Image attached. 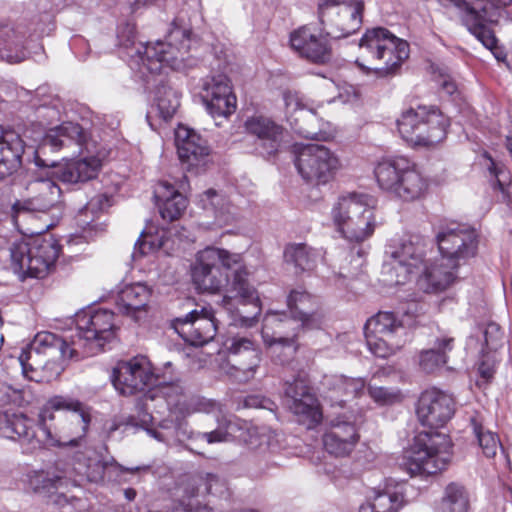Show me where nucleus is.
I'll return each mask as SVG.
<instances>
[{
  "label": "nucleus",
  "mask_w": 512,
  "mask_h": 512,
  "mask_svg": "<svg viewBox=\"0 0 512 512\" xmlns=\"http://www.w3.org/2000/svg\"><path fill=\"white\" fill-rule=\"evenodd\" d=\"M248 271L242 256L208 246L196 254L192 280L197 289L216 293L226 287L222 303L228 311L236 309L240 324L252 327L261 313L256 290L248 281Z\"/></svg>",
  "instance_id": "nucleus-1"
},
{
  "label": "nucleus",
  "mask_w": 512,
  "mask_h": 512,
  "mask_svg": "<svg viewBox=\"0 0 512 512\" xmlns=\"http://www.w3.org/2000/svg\"><path fill=\"white\" fill-rule=\"evenodd\" d=\"M5 438L18 440L29 450L45 446H76L89 425L79 401L55 396L39 413L38 425L26 415L9 414Z\"/></svg>",
  "instance_id": "nucleus-2"
},
{
  "label": "nucleus",
  "mask_w": 512,
  "mask_h": 512,
  "mask_svg": "<svg viewBox=\"0 0 512 512\" xmlns=\"http://www.w3.org/2000/svg\"><path fill=\"white\" fill-rule=\"evenodd\" d=\"M102 158L97 156L71 160L64 164L47 161L41 156H35L38 167L48 168L46 177L31 179L25 186L26 195L13 204V217L18 221L30 213H47L62 203V191L52 180L56 178L64 183L77 184L94 179L101 167Z\"/></svg>",
  "instance_id": "nucleus-3"
},
{
  "label": "nucleus",
  "mask_w": 512,
  "mask_h": 512,
  "mask_svg": "<svg viewBox=\"0 0 512 512\" xmlns=\"http://www.w3.org/2000/svg\"><path fill=\"white\" fill-rule=\"evenodd\" d=\"M76 333L59 337L51 332H40L35 336V347H49L69 356L84 358L102 351L105 343L115 336L114 313L106 309H88L75 315Z\"/></svg>",
  "instance_id": "nucleus-4"
},
{
  "label": "nucleus",
  "mask_w": 512,
  "mask_h": 512,
  "mask_svg": "<svg viewBox=\"0 0 512 512\" xmlns=\"http://www.w3.org/2000/svg\"><path fill=\"white\" fill-rule=\"evenodd\" d=\"M190 25L181 16L176 17L168 31L165 41L141 44L131 55L130 65L137 67L143 75L145 71L156 74L164 67L180 70L190 49Z\"/></svg>",
  "instance_id": "nucleus-5"
},
{
  "label": "nucleus",
  "mask_w": 512,
  "mask_h": 512,
  "mask_svg": "<svg viewBox=\"0 0 512 512\" xmlns=\"http://www.w3.org/2000/svg\"><path fill=\"white\" fill-rule=\"evenodd\" d=\"M331 219L336 230L350 242L361 243L375 232L376 200L365 193H347L337 198L331 208Z\"/></svg>",
  "instance_id": "nucleus-6"
},
{
  "label": "nucleus",
  "mask_w": 512,
  "mask_h": 512,
  "mask_svg": "<svg viewBox=\"0 0 512 512\" xmlns=\"http://www.w3.org/2000/svg\"><path fill=\"white\" fill-rule=\"evenodd\" d=\"M362 56L372 63L369 68L356 61L357 65L366 73L373 72L377 77H386L393 74L409 57V44L389 30L382 27L369 29L359 42Z\"/></svg>",
  "instance_id": "nucleus-7"
},
{
  "label": "nucleus",
  "mask_w": 512,
  "mask_h": 512,
  "mask_svg": "<svg viewBox=\"0 0 512 512\" xmlns=\"http://www.w3.org/2000/svg\"><path fill=\"white\" fill-rule=\"evenodd\" d=\"M375 176L381 189L406 202L423 198L429 189V179L405 158L380 162Z\"/></svg>",
  "instance_id": "nucleus-8"
},
{
  "label": "nucleus",
  "mask_w": 512,
  "mask_h": 512,
  "mask_svg": "<svg viewBox=\"0 0 512 512\" xmlns=\"http://www.w3.org/2000/svg\"><path fill=\"white\" fill-rule=\"evenodd\" d=\"M451 458V441L446 434L420 432L405 452L401 466L410 474L433 475L444 470Z\"/></svg>",
  "instance_id": "nucleus-9"
},
{
  "label": "nucleus",
  "mask_w": 512,
  "mask_h": 512,
  "mask_svg": "<svg viewBox=\"0 0 512 512\" xmlns=\"http://www.w3.org/2000/svg\"><path fill=\"white\" fill-rule=\"evenodd\" d=\"M457 8L462 24L487 49L497 45L491 26L507 19L506 8L512 0H451Z\"/></svg>",
  "instance_id": "nucleus-10"
},
{
  "label": "nucleus",
  "mask_w": 512,
  "mask_h": 512,
  "mask_svg": "<svg viewBox=\"0 0 512 512\" xmlns=\"http://www.w3.org/2000/svg\"><path fill=\"white\" fill-rule=\"evenodd\" d=\"M11 268L22 277L44 278L54 266L60 245L51 235L40 236L30 243L13 242L9 247Z\"/></svg>",
  "instance_id": "nucleus-11"
},
{
  "label": "nucleus",
  "mask_w": 512,
  "mask_h": 512,
  "mask_svg": "<svg viewBox=\"0 0 512 512\" xmlns=\"http://www.w3.org/2000/svg\"><path fill=\"white\" fill-rule=\"evenodd\" d=\"M448 125V119L434 106L406 109L397 119L401 137L413 145L431 146L442 141Z\"/></svg>",
  "instance_id": "nucleus-12"
},
{
  "label": "nucleus",
  "mask_w": 512,
  "mask_h": 512,
  "mask_svg": "<svg viewBox=\"0 0 512 512\" xmlns=\"http://www.w3.org/2000/svg\"><path fill=\"white\" fill-rule=\"evenodd\" d=\"M363 0H319L321 30L332 39L356 32L362 23Z\"/></svg>",
  "instance_id": "nucleus-13"
},
{
  "label": "nucleus",
  "mask_w": 512,
  "mask_h": 512,
  "mask_svg": "<svg viewBox=\"0 0 512 512\" xmlns=\"http://www.w3.org/2000/svg\"><path fill=\"white\" fill-rule=\"evenodd\" d=\"M295 165L306 182L317 185L331 181L341 167L337 155L320 144H307L301 147Z\"/></svg>",
  "instance_id": "nucleus-14"
},
{
  "label": "nucleus",
  "mask_w": 512,
  "mask_h": 512,
  "mask_svg": "<svg viewBox=\"0 0 512 512\" xmlns=\"http://www.w3.org/2000/svg\"><path fill=\"white\" fill-rule=\"evenodd\" d=\"M227 358L220 365L223 373L238 382H247L256 375L262 361L261 351L247 337L236 336L226 342Z\"/></svg>",
  "instance_id": "nucleus-15"
},
{
  "label": "nucleus",
  "mask_w": 512,
  "mask_h": 512,
  "mask_svg": "<svg viewBox=\"0 0 512 512\" xmlns=\"http://www.w3.org/2000/svg\"><path fill=\"white\" fill-rule=\"evenodd\" d=\"M436 239L441 255L460 266L476 255L477 233L468 225L456 222L442 225Z\"/></svg>",
  "instance_id": "nucleus-16"
},
{
  "label": "nucleus",
  "mask_w": 512,
  "mask_h": 512,
  "mask_svg": "<svg viewBox=\"0 0 512 512\" xmlns=\"http://www.w3.org/2000/svg\"><path fill=\"white\" fill-rule=\"evenodd\" d=\"M155 381L156 378L152 372L151 364L144 356H136L128 361H121L113 369V385L124 396L143 392Z\"/></svg>",
  "instance_id": "nucleus-17"
},
{
  "label": "nucleus",
  "mask_w": 512,
  "mask_h": 512,
  "mask_svg": "<svg viewBox=\"0 0 512 512\" xmlns=\"http://www.w3.org/2000/svg\"><path fill=\"white\" fill-rule=\"evenodd\" d=\"M455 412L452 395L433 388L424 391L418 401L417 416L423 426L431 429L443 427Z\"/></svg>",
  "instance_id": "nucleus-18"
},
{
  "label": "nucleus",
  "mask_w": 512,
  "mask_h": 512,
  "mask_svg": "<svg viewBox=\"0 0 512 512\" xmlns=\"http://www.w3.org/2000/svg\"><path fill=\"white\" fill-rule=\"evenodd\" d=\"M35 339L33 340L31 347L28 351H23L19 356V362L22 367L23 375L33 381L50 382L61 374L63 366L61 363L53 360L42 363L40 356L41 354L55 355L59 354L63 358L73 359L69 356L70 348L66 349V354H62L60 350L49 347H35ZM78 360L79 358H74Z\"/></svg>",
  "instance_id": "nucleus-19"
},
{
  "label": "nucleus",
  "mask_w": 512,
  "mask_h": 512,
  "mask_svg": "<svg viewBox=\"0 0 512 512\" xmlns=\"http://www.w3.org/2000/svg\"><path fill=\"white\" fill-rule=\"evenodd\" d=\"M173 327L185 342L193 346H203L216 334L215 321L205 309L201 312L193 310L184 317L176 318Z\"/></svg>",
  "instance_id": "nucleus-20"
},
{
  "label": "nucleus",
  "mask_w": 512,
  "mask_h": 512,
  "mask_svg": "<svg viewBox=\"0 0 512 512\" xmlns=\"http://www.w3.org/2000/svg\"><path fill=\"white\" fill-rule=\"evenodd\" d=\"M86 136L83 128L74 122H63L46 130L41 146L36 155L41 156L46 149L66 151L69 155L81 153Z\"/></svg>",
  "instance_id": "nucleus-21"
},
{
  "label": "nucleus",
  "mask_w": 512,
  "mask_h": 512,
  "mask_svg": "<svg viewBox=\"0 0 512 512\" xmlns=\"http://www.w3.org/2000/svg\"><path fill=\"white\" fill-rule=\"evenodd\" d=\"M309 26H302L290 34L291 48L302 58L313 63L323 64L331 59L332 50L326 39Z\"/></svg>",
  "instance_id": "nucleus-22"
},
{
  "label": "nucleus",
  "mask_w": 512,
  "mask_h": 512,
  "mask_svg": "<svg viewBox=\"0 0 512 512\" xmlns=\"http://www.w3.org/2000/svg\"><path fill=\"white\" fill-rule=\"evenodd\" d=\"M359 433L354 421L345 415H338L330 422L323 435L325 450L335 457L349 456L359 441Z\"/></svg>",
  "instance_id": "nucleus-23"
},
{
  "label": "nucleus",
  "mask_w": 512,
  "mask_h": 512,
  "mask_svg": "<svg viewBox=\"0 0 512 512\" xmlns=\"http://www.w3.org/2000/svg\"><path fill=\"white\" fill-rule=\"evenodd\" d=\"M202 98L212 116H229L236 109V97L225 75L207 77L202 84Z\"/></svg>",
  "instance_id": "nucleus-24"
},
{
  "label": "nucleus",
  "mask_w": 512,
  "mask_h": 512,
  "mask_svg": "<svg viewBox=\"0 0 512 512\" xmlns=\"http://www.w3.org/2000/svg\"><path fill=\"white\" fill-rule=\"evenodd\" d=\"M175 143L179 159L188 170L198 169L207 163L210 147L193 129L179 125L175 130Z\"/></svg>",
  "instance_id": "nucleus-25"
},
{
  "label": "nucleus",
  "mask_w": 512,
  "mask_h": 512,
  "mask_svg": "<svg viewBox=\"0 0 512 512\" xmlns=\"http://www.w3.org/2000/svg\"><path fill=\"white\" fill-rule=\"evenodd\" d=\"M247 132L258 139V148L267 156L277 153L282 146L286 130L271 118L258 115L245 121Z\"/></svg>",
  "instance_id": "nucleus-26"
},
{
  "label": "nucleus",
  "mask_w": 512,
  "mask_h": 512,
  "mask_svg": "<svg viewBox=\"0 0 512 512\" xmlns=\"http://www.w3.org/2000/svg\"><path fill=\"white\" fill-rule=\"evenodd\" d=\"M326 398L331 405L344 407L347 402L361 397L366 390V382L361 377L332 375L325 378Z\"/></svg>",
  "instance_id": "nucleus-27"
},
{
  "label": "nucleus",
  "mask_w": 512,
  "mask_h": 512,
  "mask_svg": "<svg viewBox=\"0 0 512 512\" xmlns=\"http://www.w3.org/2000/svg\"><path fill=\"white\" fill-rule=\"evenodd\" d=\"M460 265L441 255L428 267L419 279V286L428 293H437L450 287L458 278L457 270Z\"/></svg>",
  "instance_id": "nucleus-28"
},
{
  "label": "nucleus",
  "mask_w": 512,
  "mask_h": 512,
  "mask_svg": "<svg viewBox=\"0 0 512 512\" xmlns=\"http://www.w3.org/2000/svg\"><path fill=\"white\" fill-rule=\"evenodd\" d=\"M24 150L25 144L20 135L0 126V179L21 167Z\"/></svg>",
  "instance_id": "nucleus-29"
},
{
  "label": "nucleus",
  "mask_w": 512,
  "mask_h": 512,
  "mask_svg": "<svg viewBox=\"0 0 512 512\" xmlns=\"http://www.w3.org/2000/svg\"><path fill=\"white\" fill-rule=\"evenodd\" d=\"M292 319L300 324L301 328H318L322 323V316L317 313L315 299L305 291L294 290L287 300Z\"/></svg>",
  "instance_id": "nucleus-30"
},
{
  "label": "nucleus",
  "mask_w": 512,
  "mask_h": 512,
  "mask_svg": "<svg viewBox=\"0 0 512 512\" xmlns=\"http://www.w3.org/2000/svg\"><path fill=\"white\" fill-rule=\"evenodd\" d=\"M408 501L404 495L403 486L399 485L391 488H386L384 491L372 489L367 495L365 502H363L359 510L360 512H398L404 509Z\"/></svg>",
  "instance_id": "nucleus-31"
},
{
  "label": "nucleus",
  "mask_w": 512,
  "mask_h": 512,
  "mask_svg": "<svg viewBox=\"0 0 512 512\" xmlns=\"http://www.w3.org/2000/svg\"><path fill=\"white\" fill-rule=\"evenodd\" d=\"M24 34L10 23L0 21V61L21 63L28 58L23 45Z\"/></svg>",
  "instance_id": "nucleus-32"
},
{
  "label": "nucleus",
  "mask_w": 512,
  "mask_h": 512,
  "mask_svg": "<svg viewBox=\"0 0 512 512\" xmlns=\"http://www.w3.org/2000/svg\"><path fill=\"white\" fill-rule=\"evenodd\" d=\"M154 198L164 220L174 221L186 209V198L167 181L159 182L154 190Z\"/></svg>",
  "instance_id": "nucleus-33"
},
{
  "label": "nucleus",
  "mask_w": 512,
  "mask_h": 512,
  "mask_svg": "<svg viewBox=\"0 0 512 512\" xmlns=\"http://www.w3.org/2000/svg\"><path fill=\"white\" fill-rule=\"evenodd\" d=\"M150 296L151 289L147 285L134 283L126 285L119 291L116 304L121 313L136 319L135 314L147 306Z\"/></svg>",
  "instance_id": "nucleus-34"
},
{
  "label": "nucleus",
  "mask_w": 512,
  "mask_h": 512,
  "mask_svg": "<svg viewBox=\"0 0 512 512\" xmlns=\"http://www.w3.org/2000/svg\"><path fill=\"white\" fill-rule=\"evenodd\" d=\"M266 337L263 343L273 363L285 365L293 359L298 350V333L272 337L266 334Z\"/></svg>",
  "instance_id": "nucleus-35"
},
{
  "label": "nucleus",
  "mask_w": 512,
  "mask_h": 512,
  "mask_svg": "<svg viewBox=\"0 0 512 512\" xmlns=\"http://www.w3.org/2000/svg\"><path fill=\"white\" fill-rule=\"evenodd\" d=\"M392 267L403 279H397V283L405 281L406 276L412 274L414 269H418L423 262V251L420 247L415 246L412 242H405L399 248L392 252Z\"/></svg>",
  "instance_id": "nucleus-36"
},
{
  "label": "nucleus",
  "mask_w": 512,
  "mask_h": 512,
  "mask_svg": "<svg viewBox=\"0 0 512 512\" xmlns=\"http://www.w3.org/2000/svg\"><path fill=\"white\" fill-rule=\"evenodd\" d=\"M148 469V466L124 467L114 460L111 462L96 461L88 466L86 475L89 481L95 483L102 481L105 474L114 476L118 482H126V474H136L139 471H146Z\"/></svg>",
  "instance_id": "nucleus-37"
},
{
  "label": "nucleus",
  "mask_w": 512,
  "mask_h": 512,
  "mask_svg": "<svg viewBox=\"0 0 512 512\" xmlns=\"http://www.w3.org/2000/svg\"><path fill=\"white\" fill-rule=\"evenodd\" d=\"M366 332L383 335L389 338H403L404 328L402 321L394 312L380 311L371 317L365 324Z\"/></svg>",
  "instance_id": "nucleus-38"
},
{
  "label": "nucleus",
  "mask_w": 512,
  "mask_h": 512,
  "mask_svg": "<svg viewBox=\"0 0 512 512\" xmlns=\"http://www.w3.org/2000/svg\"><path fill=\"white\" fill-rule=\"evenodd\" d=\"M300 324L292 319L286 312L269 311L263 318L262 339L267 338L266 334L272 336H283L292 333H299Z\"/></svg>",
  "instance_id": "nucleus-39"
},
{
  "label": "nucleus",
  "mask_w": 512,
  "mask_h": 512,
  "mask_svg": "<svg viewBox=\"0 0 512 512\" xmlns=\"http://www.w3.org/2000/svg\"><path fill=\"white\" fill-rule=\"evenodd\" d=\"M453 342L452 337L445 336L437 339L434 348L421 351L418 361L420 369L426 373H433L442 367L447 361V352L453 348Z\"/></svg>",
  "instance_id": "nucleus-40"
},
{
  "label": "nucleus",
  "mask_w": 512,
  "mask_h": 512,
  "mask_svg": "<svg viewBox=\"0 0 512 512\" xmlns=\"http://www.w3.org/2000/svg\"><path fill=\"white\" fill-rule=\"evenodd\" d=\"M284 260L296 273L310 271L316 265V253L304 243H291L284 249Z\"/></svg>",
  "instance_id": "nucleus-41"
},
{
  "label": "nucleus",
  "mask_w": 512,
  "mask_h": 512,
  "mask_svg": "<svg viewBox=\"0 0 512 512\" xmlns=\"http://www.w3.org/2000/svg\"><path fill=\"white\" fill-rule=\"evenodd\" d=\"M292 413L297 416L298 422L312 428L322 419V413L319 409V403L314 394L306 395L305 398H299L297 401L288 403Z\"/></svg>",
  "instance_id": "nucleus-42"
},
{
  "label": "nucleus",
  "mask_w": 512,
  "mask_h": 512,
  "mask_svg": "<svg viewBox=\"0 0 512 512\" xmlns=\"http://www.w3.org/2000/svg\"><path fill=\"white\" fill-rule=\"evenodd\" d=\"M180 106L179 94L171 87L161 86L157 89L155 97V105L152 110L147 114L149 120L151 114L156 112L157 115L164 121L171 119Z\"/></svg>",
  "instance_id": "nucleus-43"
},
{
  "label": "nucleus",
  "mask_w": 512,
  "mask_h": 512,
  "mask_svg": "<svg viewBox=\"0 0 512 512\" xmlns=\"http://www.w3.org/2000/svg\"><path fill=\"white\" fill-rule=\"evenodd\" d=\"M28 478L33 491L47 497H52L63 486L61 472L33 471Z\"/></svg>",
  "instance_id": "nucleus-44"
},
{
  "label": "nucleus",
  "mask_w": 512,
  "mask_h": 512,
  "mask_svg": "<svg viewBox=\"0 0 512 512\" xmlns=\"http://www.w3.org/2000/svg\"><path fill=\"white\" fill-rule=\"evenodd\" d=\"M442 505L451 512H467L471 509V497L463 485L452 482L444 490Z\"/></svg>",
  "instance_id": "nucleus-45"
},
{
  "label": "nucleus",
  "mask_w": 512,
  "mask_h": 512,
  "mask_svg": "<svg viewBox=\"0 0 512 512\" xmlns=\"http://www.w3.org/2000/svg\"><path fill=\"white\" fill-rule=\"evenodd\" d=\"M366 342L369 350L375 356L387 358L399 351L405 344L404 338H389L383 335L365 331Z\"/></svg>",
  "instance_id": "nucleus-46"
},
{
  "label": "nucleus",
  "mask_w": 512,
  "mask_h": 512,
  "mask_svg": "<svg viewBox=\"0 0 512 512\" xmlns=\"http://www.w3.org/2000/svg\"><path fill=\"white\" fill-rule=\"evenodd\" d=\"M218 427L209 432L190 431L187 438L195 442H206L207 444H216L227 442L231 438L230 429L232 422L225 416L217 418Z\"/></svg>",
  "instance_id": "nucleus-47"
},
{
  "label": "nucleus",
  "mask_w": 512,
  "mask_h": 512,
  "mask_svg": "<svg viewBox=\"0 0 512 512\" xmlns=\"http://www.w3.org/2000/svg\"><path fill=\"white\" fill-rule=\"evenodd\" d=\"M283 100L287 118H290L296 112H299L300 115L295 118V122H298L299 120H306L316 114L315 108L309 107L308 104L303 101V98L298 92L285 91L283 93Z\"/></svg>",
  "instance_id": "nucleus-48"
},
{
  "label": "nucleus",
  "mask_w": 512,
  "mask_h": 512,
  "mask_svg": "<svg viewBox=\"0 0 512 512\" xmlns=\"http://www.w3.org/2000/svg\"><path fill=\"white\" fill-rule=\"evenodd\" d=\"M471 423L483 454L486 457H494L498 449L501 448V443L498 436L489 430H485L483 426L477 422L476 419H472Z\"/></svg>",
  "instance_id": "nucleus-49"
},
{
  "label": "nucleus",
  "mask_w": 512,
  "mask_h": 512,
  "mask_svg": "<svg viewBox=\"0 0 512 512\" xmlns=\"http://www.w3.org/2000/svg\"><path fill=\"white\" fill-rule=\"evenodd\" d=\"M110 198L106 194H99L93 197L86 206L80 210L78 214V224L86 230L87 228H91V223L94 221L92 218L90 221L86 220L84 217H87V214L90 212L91 214H95L99 211H104L108 207H110Z\"/></svg>",
  "instance_id": "nucleus-50"
},
{
  "label": "nucleus",
  "mask_w": 512,
  "mask_h": 512,
  "mask_svg": "<svg viewBox=\"0 0 512 512\" xmlns=\"http://www.w3.org/2000/svg\"><path fill=\"white\" fill-rule=\"evenodd\" d=\"M200 204L203 209L212 211L216 217H221L229 211V202L213 189L205 191L200 196Z\"/></svg>",
  "instance_id": "nucleus-51"
},
{
  "label": "nucleus",
  "mask_w": 512,
  "mask_h": 512,
  "mask_svg": "<svg viewBox=\"0 0 512 512\" xmlns=\"http://www.w3.org/2000/svg\"><path fill=\"white\" fill-rule=\"evenodd\" d=\"M483 337L488 351H497L504 344V332L495 322H490L486 325L483 330Z\"/></svg>",
  "instance_id": "nucleus-52"
},
{
  "label": "nucleus",
  "mask_w": 512,
  "mask_h": 512,
  "mask_svg": "<svg viewBox=\"0 0 512 512\" xmlns=\"http://www.w3.org/2000/svg\"><path fill=\"white\" fill-rule=\"evenodd\" d=\"M368 393L370 397L380 405H389L401 401L402 395L399 390H391L385 387L369 385Z\"/></svg>",
  "instance_id": "nucleus-53"
},
{
  "label": "nucleus",
  "mask_w": 512,
  "mask_h": 512,
  "mask_svg": "<svg viewBox=\"0 0 512 512\" xmlns=\"http://www.w3.org/2000/svg\"><path fill=\"white\" fill-rule=\"evenodd\" d=\"M284 393L288 403L297 401L299 398H305L306 395H312L306 381L302 378H295L292 382H286Z\"/></svg>",
  "instance_id": "nucleus-54"
},
{
  "label": "nucleus",
  "mask_w": 512,
  "mask_h": 512,
  "mask_svg": "<svg viewBox=\"0 0 512 512\" xmlns=\"http://www.w3.org/2000/svg\"><path fill=\"white\" fill-rule=\"evenodd\" d=\"M143 239H139L135 244V250L132 254L134 259L139 258L150 251L158 250L162 247L163 243L160 239L145 234L141 235Z\"/></svg>",
  "instance_id": "nucleus-55"
},
{
  "label": "nucleus",
  "mask_w": 512,
  "mask_h": 512,
  "mask_svg": "<svg viewBox=\"0 0 512 512\" xmlns=\"http://www.w3.org/2000/svg\"><path fill=\"white\" fill-rule=\"evenodd\" d=\"M205 490L209 494H216L222 491L224 487L223 481L215 474L206 473L203 477Z\"/></svg>",
  "instance_id": "nucleus-56"
},
{
  "label": "nucleus",
  "mask_w": 512,
  "mask_h": 512,
  "mask_svg": "<svg viewBox=\"0 0 512 512\" xmlns=\"http://www.w3.org/2000/svg\"><path fill=\"white\" fill-rule=\"evenodd\" d=\"M485 156L490 161V166L488 167L490 173L495 176L497 185L499 186L500 190L503 191L505 182L509 179L506 171L504 170V167L499 166L497 163H495L490 156H488V155H485Z\"/></svg>",
  "instance_id": "nucleus-57"
},
{
  "label": "nucleus",
  "mask_w": 512,
  "mask_h": 512,
  "mask_svg": "<svg viewBox=\"0 0 512 512\" xmlns=\"http://www.w3.org/2000/svg\"><path fill=\"white\" fill-rule=\"evenodd\" d=\"M244 403L245 407L248 408H264L273 410V407L275 406L271 400L260 396H248Z\"/></svg>",
  "instance_id": "nucleus-58"
},
{
  "label": "nucleus",
  "mask_w": 512,
  "mask_h": 512,
  "mask_svg": "<svg viewBox=\"0 0 512 512\" xmlns=\"http://www.w3.org/2000/svg\"><path fill=\"white\" fill-rule=\"evenodd\" d=\"M438 85L448 95H452L457 91V85L450 75L440 72L436 78Z\"/></svg>",
  "instance_id": "nucleus-59"
},
{
  "label": "nucleus",
  "mask_w": 512,
  "mask_h": 512,
  "mask_svg": "<svg viewBox=\"0 0 512 512\" xmlns=\"http://www.w3.org/2000/svg\"><path fill=\"white\" fill-rule=\"evenodd\" d=\"M478 371L484 380H491L494 375V360L490 358L482 359L479 363Z\"/></svg>",
  "instance_id": "nucleus-60"
},
{
  "label": "nucleus",
  "mask_w": 512,
  "mask_h": 512,
  "mask_svg": "<svg viewBox=\"0 0 512 512\" xmlns=\"http://www.w3.org/2000/svg\"><path fill=\"white\" fill-rule=\"evenodd\" d=\"M423 308H424L423 305L412 301V302L408 303V308H407V310L404 311V314L411 315L413 317H417L421 313H424Z\"/></svg>",
  "instance_id": "nucleus-61"
},
{
  "label": "nucleus",
  "mask_w": 512,
  "mask_h": 512,
  "mask_svg": "<svg viewBox=\"0 0 512 512\" xmlns=\"http://www.w3.org/2000/svg\"><path fill=\"white\" fill-rule=\"evenodd\" d=\"M204 406L205 407L203 409L205 411H207L208 413L214 412L216 410L221 412V405L219 403L215 402V401L209 400V401L204 403Z\"/></svg>",
  "instance_id": "nucleus-62"
},
{
  "label": "nucleus",
  "mask_w": 512,
  "mask_h": 512,
  "mask_svg": "<svg viewBox=\"0 0 512 512\" xmlns=\"http://www.w3.org/2000/svg\"><path fill=\"white\" fill-rule=\"evenodd\" d=\"M8 413L0 412V435L5 437V431L7 430Z\"/></svg>",
  "instance_id": "nucleus-63"
},
{
  "label": "nucleus",
  "mask_w": 512,
  "mask_h": 512,
  "mask_svg": "<svg viewBox=\"0 0 512 512\" xmlns=\"http://www.w3.org/2000/svg\"><path fill=\"white\" fill-rule=\"evenodd\" d=\"M136 495H137L136 490L133 488H127L124 491V496H125L126 500H128V501H133L135 499Z\"/></svg>",
  "instance_id": "nucleus-64"
}]
</instances>
